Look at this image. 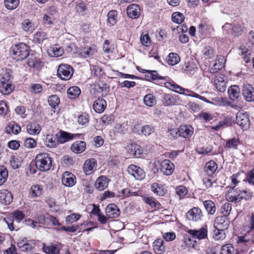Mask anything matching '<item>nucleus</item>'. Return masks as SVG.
<instances>
[{
  "instance_id": "1",
  "label": "nucleus",
  "mask_w": 254,
  "mask_h": 254,
  "mask_svg": "<svg viewBox=\"0 0 254 254\" xmlns=\"http://www.w3.org/2000/svg\"><path fill=\"white\" fill-rule=\"evenodd\" d=\"M35 162L36 167L42 172L49 170L52 165V158L47 153L38 154L35 158Z\"/></svg>"
},
{
  "instance_id": "2",
  "label": "nucleus",
  "mask_w": 254,
  "mask_h": 254,
  "mask_svg": "<svg viewBox=\"0 0 254 254\" xmlns=\"http://www.w3.org/2000/svg\"><path fill=\"white\" fill-rule=\"evenodd\" d=\"M13 59L17 61L23 60L29 55V47L24 43H20L11 48Z\"/></svg>"
},
{
  "instance_id": "3",
  "label": "nucleus",
  "mask_w": 254,
  "mask_h": 254,
  "mask_svg": "<svg viewBox=\"0 0 254 254\" xmlns=\"http://www.w3.org/2000/svg\"><path fill=\"white\" fill-rule=\"evenodd\" d=\"M251 197V192L246 190H239V192L231 191L226 194V198L228 201L235 203L241 201L243 199H248Z\"/></svg>"
},
{
  "instance_id": "4",
  "label": "nucleus",
  "mask_w": 254,
  "mask_h": 254,
  "mask_svg": "<svg viewBox=\"0 0 254 254\" xmlns=\"http://www.w3.org/2000/svg\"><path fill=\"white\" fill-rule=\"evenodd\" d=\"M10 78V74L8 72L3 74L0 78V92L3 94H8L12 91Z\"/></svg>"
},
{
  "instance_id": "5",
  "label": "nucleus",
  "mask_w": 254,
  "mask_h": 254,
  "mask_svg": "<svg viewBox=\"0 0 254 254\" xmlns=\"http://www.w3.org/2000/svg\"><path fill=\"white\" fill-rule=\"evenodd\" d=\"M73 73L72 67L67 64H61L59 66L57 74L62 79L67 80L71 78Z\"/></svg>"
},
{
  "instance_id": "6",
  "label": "nucleus",
  "mask_w": 254,
  "mask_h": 254,
  "mask_svg": "<svg viewBox=\"0 0 254 254\" xmlns=\"http://www.w3.org/2000/svg\"><path fill=\"white\" fill-rule=\"evenodd\" d=\"M236 123L244 130H248L250 126V120L248 114L243 111H239L236 114Z\"/></svg>"
},
{
  "instance_id": "7",
  "label": "nucleus",
  "mask_w": 254,
  "mask_h": 254,
  "mask_svg": "<svg viewBox=\"0 0 254 254\" xmlns=\"http://www.w3.org/2000/svg\"><path fill=\"white\" fill-rule=\"evenodd\" d=\"M97 162L94 158L87 159L83 165V171L87 175L93 174L97 170Z\"/></svg>"
},
{
  "instance_id": "8",
  "label": "nucleus",
  "mask_w": 254,
  "mask_h": 254,
  "mask_svg": "<svg viewBox=\"0 0 254 254\" xmlns=\"http://www.w3.org/2000/svg\"><path fill=\"white\" fill-rule=\"evenodd\" d=\"M202 212L200 208L194 207L186 213V218L189 221L198 222L202 218Z\"/></svg>"
},
{
  "instance_id": "9",
  "label": "nucleus",
  "mask_w": 254,
  "mask_h": 254,
  "mask_svg": "<svg viewBox=\"0 0 254 254\" xmlns=\"http://www.w3.org/2000/svg\"><path fill=\"white\" fill-rule=\"evenodd\" d=\"M127 171L137 180H142L145 177L144 171L139 167L134 165H130L128 167Z\"/></svg>"
},
{
  "instance_id": "10",
  "label": "nucleus",
  "mask_w": 254,
  "mask_h": 254,
  "mask_svg": "<svg viewBox=\"0 0 254 254\" xmlns=\"http://www.w3.org/2000/svg\"><path fill=\"white\" fill-rule=\"evenodd\" d=\"M126 149L130 157H139L142 154L141 147L135 143H130L126 147Z\"/></svg>"
},
{
  "instance_id": "11",
  "label": "nucleus",
  "mask_w": 254,
  "mask_h": 254,
  "mask_svg": "<svg viewBox=\"0 0 254 254\" xmlns=\"http://www.w3.org/2000/svg\"><path fill=\"white\" fill-rule=\"evenodd\" d=\"M62 182L64 186L71 187L76 183V177L70 172H64L62 176Z\"/></svg>"
},
{
  "instance_id": "12",
  "label": "nucleus",
  "mask_w": 254,
  "mask_h": 254,
  "mask_svg": "<svg viewBox=\"0 0 254 254\" xmlns=\"http://www.w3.org/2000/svg\"><path fill=\"white\" fill-rule=\"evenodd\" d=\"M214 84L215 88L218 91L221 92L225 91L227 87L225 76L223 74L216 75L214 80Z\"/></svg>"
},
{
  "instance_id": "13",
  "label": "nucleus",
  "mask_w": 254,
  "mask_h": 254,
  "mask_svg": "<svg viewBox=\"0 0 254 254\" xmlns=\"http://www.w3.org/2000/svg\"><path fill=\"white\" fill-rule=\"evenodd\" d=\"M174 164L169 160H164L160 164L161 172L166 175H171L174 170Z\"/></svg>"
},
{
  "instance_id": "14",
  "label": "nucleus",
  "mask_w": 254,
  "mask_h": 254,
  "mask_svg": "<svg viewBox=\"0 0 254 254\" xmlns=\"http://www.w3.org/2000/svg\"><path fill=\"white\" fill-rule=\"evenodd\" d=\"M242 95L247 101H253L254 100V88L250 84L244 85L242 90Z\"/></svg>"
},
{
  "instance_id": "15",
  "label": "nucleus",
  "mask_w": 254,
  "mask_h": 254,
  "mask_svg": "<svg viewBox=\"0 0 254 254\" xmlns=\"http://www.w3.org/2000/svg\"><path fill=\"white\" fill-rule=\"evenodd\" d=\"M18 247L23 252L31 251L35 246V243L33 240H28L24 238L17 243Z\"/></svg>"
},
{
  "instance_id": "16",
  "label": "nucleus",
  "mask_w": 254,
  "mask_h": 254,
  "mask_svg": "<svg viewBox=\"0 0 254 254\" xmlns=\"http://www.w3.org/2000/svg\"><path fill=\"white\" fill-rule=\"evenodd\" d=\"M13 200V195L7 190H0V203L4 205L9 204Z\"/></svg>"
},
{
  "instance_id": "17",
  "label": "nucleus",
  "mask_w": 254,
  "mask_h": 254,
  "mask_svg": "<svg viewBox=\"0 0 254 254\" xmlns=\"http://www.w3.org/2000/svg\"><path fill=\"white\" fill-rule=\"evenodd\" d=\"M106 213L109 218H114L118 217L120 215V211L116 204L111 203L107 206Z\"/></svg>"
},
{
  "instance_id": "18",
  "label": "nucleus",
  "mask_w": 254,
  "mask_h": 254,
  "mask_svg": "<svg viewBox=\"0 0 254 254\" xmlns=\"http://www.w3.org/2000/svg\"><path fill=\"white\" fill-rule=\"evenodd\" d=\"M140 14V8L136 4H131L127 8V15L131 18H137Z\"/></svg>"
},
{
  "instance_id": "19",
  "label": "nucleus",
  "mask_w": 254,
  "mask_h": 254,
  "mask_svg": "<svg viewBox=\"0 0 254 254\" xmlns=\"http://www.w3.org/2000/svg\"><path fill=\"white\" fill-rule=\"evenodd\" d=\"M193 133V128L189 125H181L179 127V136L185 138H190Z\"/></svg>"
},
{
  "instance_id": "20",
  "label": "nucleus",
  "mask_w": 254,
  "mask_h": 254,
  "mask_svg": "<svg viewBox=\"0 0 254 254\" xmlns=\"http://www.w3.org/2000/svg\"><path fill=\"white\" fill-rule=\"evenodd\" d=\"M188 233L193 238L199 240L204 239L207 236V230L204 227H202L198 230H189Z\"/></svg>"
},
{
  "instance_id": "21",
  "label": "nucleus",
  "mask_w": 254,
  "mask_h": 254,
  "mask_svg": "<svg viewBox=\"0 0 254 254\" xmlns=\"http://www.w3.org/2000/svg\"><path fill=\"white\" fill-rule=\"evenodd\" d=\"M225 62L226 59L224 57L217 56L215 63L213 64V66L209 69L210 72L215 73L222 68L225 65Z\"/></svg>"
},
{
  "instance_id": "22",
  "label": "nucleus",
  "mask_w": 254,
  "mask_h": 254,
  "mask_svg": "<svg viewBox=\"0 0 254 254\" xmlns=\"http://www.w3.org/2000/svg\"><path fill=\"white\" fill-rule=\"evenodd\" d=\"M61 246L60 244H51L49 245L44 244L43 249L47 254H60Z\"/></svg>"
},
{
  "instance_id": "23",
  "label": "nucleus",
  "mask_w": 254,
  "mask_h": 254,
  "mask_svg": "<svg viewBox=\"0 0 254 254\" xmlns=\"http://www.w3.org/2000/svg\"><path fill=\"white\" fill-rule=\"evenodd\" d=\"M27 131L31 135H38L41 131V126L36 122L29 123L26 127Z\"/></svg>"
},
{
  "instance_id": "24",
  "label": "nucleus",
  "mask_w": 254,
  "mask_h": 254,
  "mask_svg": "<svg viewBox=\"0 0 254 254\" xmlns=\"http://www.w3.org/2000/svg\"><path fill=\"white\" fill-rule=\"evenodd\" d=\"M183 70L189 76H192L196 72L198 68L194 62H189L185 64Z\"/></svg>"
},
{
  "instance_id": "25",
  "label": "nucleus",
  "mask_w": 254,
  "mask_h": 254,
  "mask_svg": "<svg viewBox=\"0 0 254 254\" xmlns=\"http://www.w3.org/2000/svg\"><path fill=\"white\" fill-rule=\"evenodd\" d=\"M237 242L240 246L243 247V251H247L252 246L254 243L253 240L248 238L247 236L238 237Z\"/></svg>"
},
{
  "instance_id": "26",
  "label": "nucleus",
  "mask_w": 254,
  "mask_h": 254,
  "mask_svg": "<svg viewBox=\"0 0 254 254\" xmlns=\"http://www.w3.org/2000/svg\"><path fill=\"white\" fill-rule=\"evenodd\" d=\"M76 134H73L64 131H60L57 134V141L61 143H64L72 139Z\"/></svg>"
},
{
  "instance_id": "27",
  "label": "nucleus",
  "mask_w": 254,
  "mask_h": 254,
  "mask_svg": "<svg viewBox=\"0 0 254 254\" xmlns=\"http://www.w3.org/2000/svg\"><path fill=\"white\" fill-rule=\"evenodd\" d=\"M48 54L51 57H59L62 56L64 53V49L58 45H54L48 49Z\"/></svg>"
},
{
  "instance_id": "28",
  "label": "nucleus",
  "mask_w": 254,
  "mask_h": 254,
  "mask_svg": "<svg viewBox=\"0 0 254 254\" xmlns=\"http://www.w3.org/2000/svg\"><path fill=\"white\" fill-rule=\"evenodd\" d=\"M107 104L105 100L102 98H98L93 103V109L98 113H102L106 108Z\"/></svg>"
},
{
  "instance_id": "29",
  "label": "nucleus",
  "mask_w": 254,
  "mask_h": 254,
  "mask_svg": "<svg viewBox=\"0 0 254 254\" xmlns=\"http://www.w3.org/2000/svg\"><path fill=\"white\" fill-rule=\"evenodd\" d=\"M228 93L230 99L231 100L235 101L240 96V88L238 85H232L228 88Z\"/></svg>"
},
{
  "instance_id": "30",
  "label": "nucleus",
  "mask_w": 254,
  "mask_h": 254,
  "mask_svg": "<svg viewBox=\"0 0 254 254\" xmlns=\"http://www.w3.org/2000/svg\"><path fill=\"white\" fill-rule=\"evenodd\" d=\"M86 148V143L83 141L74 142L71 146V150L75 153H80L83 152Z\"/></svg>"
},
{
  "instance_id": "31",
  "label": "nucleus",
  "mask_w": 254,
  "mask_h": 254,
  "mask_svg": "<svg viewBox=\"0 0 254 254\" xmlns=\"http://www.w3.org/2000/svg\"><path fill=\"white\" fill-rule=\"evenodd\" d=\"M143 102L148 107H153L157 103L155 96L151 93L147 94L143 97Z\"/></svg>"
},
{
  "instance_id": "32",
  "label": "nucleus",
  "mask_w": 254,
  "mask_h": 254,
  "mask_svg": "<svg viewBox=\"0 0 254 254\" xmlns=\"http://www.w3.org/2000/svg\"><path fill=\"white\" fill-rule=\"evenodd\" d=\"M95 187L99 190H103L108 186V179L104 176L99 177L96 181Z\"/></svg>"
},
{
  "instance_id": "33",
  "label": "nucleus",
  "mask_w": 254,
  "mask_h": 254,
  "mask_svg": "<svg viewBox=\"0 0 254 254\" xmlns=\"http://www.w3.org/2000/svg\"><path fill=\"white\" fill-rule=\"evenodd\" d=\"M28 65L37 70L40 69L43 66V63L40 59L32 57L30 58L27 63Z\"/></svg>"
},
{
  "instance_id": "34",
  "label": "nucleus",
  "mask_w": 254,
  "mask_h": 254,
  "mask_svg": "<svg viewBox=\"0 0 254 254\" xmlns=\"http://www.w3.org/2000/svg\"><path fill=\"white\" fill-rule=\"evenodd\" d=\"M164 85L166 87L180 94H182V92L184 90V88L180 86L173 81L166 82Z\"/></svg>"
},
{
  "instance_id": "35",
  "label": "nucleus",
  "mask_w": 254,
  "mask_h": 254,
  "mask_svg": "<svg viewBox=\"0 0 254 254\" xmlns=\"http://www.w3.org/2000/svg\"><path fill=\"white\" fill-rule=\"evenodd\" d=\"M151 190L156 195L163 196L166 192V190L161 184L154 183L151 187Z\"/></svg>"
},
{
  "instance_id": "36",
  "label": "nucleus",
  "mask_w": 254,
  "mask_h": 254,
  "mask_svg": "<svg viewBox=\"0 0 254 254\" xmlns=\"http://www.w3.org/2000/svg\"><path fill=\"white\" fill-rule=\"evenodd\" d=\"M7 133L17 134L21 131V127L15 122H10L5 128Z\"/></svg>"
},
{
  "instance_id": "37",
  "label": "nucleus",
  "mask_w": 254,
  "mask_h": 254,
  "mask_svg": "<svg viewBox=\"0 0 254 254\" xmlns=\"http://www.w3.org/2000/svg\"><path fill=\"white\" fill-rule=\"evenodd\" d=\"M217 168L218 166L216 163L213 160L209 161L206 163L204 167L205 171L208 176L213 175Z\"/></svg>"
},
{
  "instance_id": "38",
  "label": "nucleus",
  "mask_w": 254,
  "mask_h": 254,
  "mask_svg": "<svg viewBox=\"0 0 254 254\" xmlns=\"http://www.w3.org/2000/svg\"><path fill=\"white\" fill-rule=\"evenodd\" d=\"M142 199L152 208L159 209L161 206L160 203L152 196L146 195L142 196Z\"/></svg>"
},
{
  "instance_id": "39",
  "label": "nucleus",
  "mask_w": 254,
  "mask_h": 254,
  "mask_svg": "<svg viewBox=\"0 0 254 254\" xmlns=\"http://www.w3.org/2000/svg\"><path fill=\"white\" fill-rule=\"evenodd\" d=\"M225 219H226V218H217L215 222V227L217 229L223 230L224 231L227 229L229 227V222Z\"/></svg>"
},
{
  "instance_id": "40",
  "label": "nucleus",
  "mask_w": 254,
  "mask_h": 254,
  "mask_svg": "<svg viewBox=\"0 0 254 254\" xmlns=\"http://www.w3.org/2000/svg\"><path fill=\"white\" fill-rule=\"evenodd\" d=\"M97 52V50L95 47H89L85 48L80 52L81 57L84 58H88L93 56Z\"/></svg>"
},
{
  "instance_id": "41",
  "label": "nucleus",
  "mask_w": 254,
  "mask_h": 254,
  "mask_svg": "<svg viewBox=\"0 0 254 254\" xmlns=\"http://www.w3.org/2000/svg\"><path fill=\"white\" fill-rule=\"evenodd\" d=\"M154 250L157 254H162L165 251L164 241L162 239H158L154 242Z\"/></svg>"
},
{
  "instance_id": "42",
  "label": "nucleus",
  "mask_w": 254,
  "mask_h": 254,
  "mask_svg": "<svg viewBox=\"0 0 254 254\" xmlns=\"http://www.w3.org/2000/svg\"><path fill=\"white\" fill-rule=\"evenodd\" d=\"M117 22V11L110 10L107 15V24L110 26L115 25Z\"/></svg>"
},
{
  "instance_id": "43",
  "label": "nucleus",
  "mask_w": 254,
  "mask_h": 254,
  "mask_svg": "<svg viewBox=\"0 0 254 254\" xmlns=\"http://www.w3.org/2000/svg\"><path fill=\"white\" fill-rule=\"evenodd\" d=\"M67 93L70 99H74L79 96L81 93V90L77 86H72L68 89Z\"/></svg>"
},
{
  "instance_id": "44",
  "label": "nucleus",
  "mask_w": 254,
  "mask_h": 254,
  "mask_svg": "<svg viewBox=\"0 0 254 254\" xmlns=\"http://www.w3.org/2000/svg\"><path fill=\"white\" fill-rule=\"evenodd\" d=\"M162 102L165 106H170L174 105L176 100L175 97L169 94H165L163 95Z\"/></svg>"
},
{
  "instance_id": "45",
  "label": "nucleus",
  "mask_w": 254,
  "mask_h": 254,
  "mask_svg": "<svg viewBox=\"0 0 254 254\" xmlns=\"http://www.w3.org/2000/svg\"><path fill=\"white\" fill-rule=\"evenodd\" d=\"M182 94L186 95V96H190V97L198 98V99H199L200 100H202L206 103H209V102H208V100H207L205 97L200 96L198 94H197L189 89L184 88V90L182 92Z\"/></svg>"
},
{
  "instance_id": "46",
  "label": "nucleus",
  "mask_w": 254,
  "mask_h": 254,
  "mask_svg": "<svg viewBox=\"0 0 254 254\" xmlns=\"http://www.w3.org/2000/svg\"><path fill=\"white\" fill-rule=\"evenodd\" d=\"M180 57L176 53H171L167 57V63L170 65H175L180 62Z\"/></svg>"
},
{
  "instance_id": "47",
  "label": "nucleus",
  "mask_w": 254,
  "mask_h": 254,
  "mask_svg": "<svg viewBox=\"0 0 254 254\" xmlns=\"http://www.w3.org/2000/svg\"><path fill=\"white\" fill-rule=\"evenodd\" d=\"M203 205L209 214H213L216 211L215 203L211 200H207L203 202Z\"/></svg>"
},
{
  "instance_id": "48",
  "label": "nucleus",
  "mask_w": 254,
  "mask_h": 254,
  "mask_svg": "<svg viewBox=\"0 0 254 254\" xmlns=\"http://www.w3.org/2000/svg\"><path fill=\"white\" fill-rule=\"evenodd\" d=\"M19 0H4V5L8 10L15 9L19 5Z\"/></svg>"
},
{
  "instance_id": "49",
  "label": "nucleus",
  "mask_w": 254,
  "mask_h": 254,
  "mask_svg": "<svg viewBox=\"0 0 254 254\" xmlns=\"http://www.w3.org/2000/svg\"><path fill=\"white\" fill-rule=\"evenodd\" d=\"M43 192L42 188L39 185H33L30 188V195L33 197L40 196Z\"/></svg>"
},
{
  "instance_id": "50",
  "label": "nucleus",
  "mask_w": 254,
  "mask_h": 254,
  "mask_svg": "<svg viewBox=\"0 0 254 254\" xmlns=\"http://www.w3.org/2000/svg\"><path fill=\"white\" fill-rule=\"evenodd\" d=\"M239 144L238 138L234 137L226 140L225 147L231 149H236Z\"/></svg>"
},
{
  "instance_id": "51",
  "label": "nucleus",
  "mask_w": 254,
  "mask_h": 254,
  "mask_svg": "<svg viewBox=\"0 0 254 254\" xmlns=\"http://www.w3.org/2000/svg\"><path fill=\"white\" fill-rule=\"evenodd\" d=\"M47 38L48 35L44 31H37L34 35V40L39 44L42 43Z\"/></svg>"
},
{
  "instance_id": "52",
  "label": "nucleus",
  "mask_w": 254,
  "mask_h": 254,
  "mask_svg": "<svg viewBox=\"0 0 254 254\" xmlns=\"http://www.w3.org/2000/svg\"><path fill=\"white\" fill-rule=\"evenodd\" d=\"M23 29L28 32H32L35 29V25L29 19H25L22 23Z\"/></svg>"
},
{
  "instance_id": "53",
  "label": "nucleus",
  "mask_w": 254,
  "mask_h": 254,
  "mask_svg": "<svg viewBox=\"0 0 254 254\" xmlns=\"http://www.w3.org/2000/svg\"><path fill=\"white\" fill-rule=\"evenodd\" d=\"M89 116L86 113H82L77 116V122L81 126H86L89 123Z\"/></svg>"
},
{
  "instance_id": "54",
  "label": "nucleus",
  "mask_w": 254,
  "mask_h": 254,
  "mask_svg": "<svg viewBox=\"0 0 254 254\" xmlns=\"http://www.w3.org/2000/svg\"><path fill=\"white\" fill-rule=\"evenodd\" d=\"M172 21L177 24L182 23L185 19L184 14L180 12H174L172 15Z\"/></svg>"
},
{
  "instance_id": "55",
  "label": "nucleus",
  "mask_w": 254,
  "mask_h": 254,
  "mask_svg": "<svg viewBox=\"0 0 254 254\" xmlns=\"http://www.w3.org/2000/svg\"><path fill=\"white\" fill-rule=\"evenodd\" d=\"M7 177V170L4 167L0 166V186H1L5 182Z\"/></svg>"
},
{
  "instance_id": "56",
  "label": "nucleus",
  "mask_w": 254,
  "mask_h": 254,
  "mask_svg": "<svg viewBox=\"0 0 254 254\" xmlns=\"http://www.w3.org/2000/svg\"><path fill=\"white\" fill-rule=\"evenodd\" d=\"M154 132V127L151 125H147L141 127V134L144 136H147L151 135Z\"/></svg>"
},
{
  "instance_id": "57",
  "label": "nucleus",
  "mask_w": 254,
  "mask_h": 254,
  "mask_svg": "<svg viewBox=\"0 0 254 254\" xmlns=\"http://www.w3.org/2000/svg\"><path fill=\"white\" fill-rule=\"evenodd\" d=\"M231 209V204L229 202H226L222 206L221 212L224 217V218H226L230 214Z\"/></svg>"
},
{
  "instance_id": "58",
  "label": "nucleus",
  "mask_w": 254,
  "mask_h": 254,
  "mask_svg": "<svg viewBox=\"0 0 254 254\" xmlns=\"http://www.w3.org/2000/svg\"><path fill=\"white\" fill-rule=\"evenodd\" d=\"M45 144L49 148L56 147V142L53 136L51 134H47L44 139Z\"/></svg>"
},
{
  "instance_id": "59",
  "label": "nucleus",
  "mask_w": 254,
  "mask_h": 254,
  "mask_svg": "<svg viewBox=\"0 0 254 254\" xmlns=\"http://www.w3.org/2000/svg\"><path fill=\"white\" fill-rule=\"evenodd\" d=\"M114 122V117L112 115H105L101 119V125L106 126L112 124Z\"/></svg>"
},
{
  "instance_id": "60",
  "label": "nucleus",
  "mask_w": 254,
  "mask_h": 254,
  "mask_svg": "<svg viewBox=\"0 0 254 254\" xmlns=\"http://www.w3.org/2000/svg\"><path fill=\"white\" fill-rule=\"evenodd\" d=\"M202 53L205 59L212 58L214 55L213 49L209 46L205 47L202 50Z\"/></svg>"
},
{
  "instance_id": "61",
  "label": "nucleus",
  "mask_w": 254,
  "mask_h": 254,
  "mask_svg": "<svg viewBox=\"0 0 254 254\" xmlns=\"http://www.w3.org/2000/svg\"><path fill=\"white\" fill-rule=\"evenodd\" d=\"M147 72L146 75L148 78H150L152 80H157L163 79V77L160 76L158 72L155 70H145Z\"/></svg>"
},
{
  "instance_id": "62",
  "label": "nucleus",
  "mask_w": 254,
  "mask_h": 254,
  "mask_svg": "<svg viewBox=\"0 0 254 254\" xmlns=\"http://www.w3.org/2000/svg\"><path fill=\"white\" fill-rule=\"evenodd\" d=\"M81 215L77 213H72L66 216L65 222L67 224H71L77 221L80 218Z\"/></svg>"
},
{
  "instance_id": "63",
  "label": "nucleus",
  "mask_w": 254,
  "mask_h": 254,
  "mask_svg": "<svg viewBox=\"0 0 254 254\" xmlns=\"http://www.w3.org/2000/svg\"><path fill=\"white\" fill-rule=\"evenodd\" d=\"M110 91L109 86L104 83H101L98 85V88H97V91L102 94V96H106Z\"/></svg>"
},
{
  "instance_id": "64",
  "label": "nucleus",
  "mask_w": 254,
  "mask_h": 254,
  "mask_svg": "<svg viewBox=\"0 0 254 254\" xmlns=\"http://www.w3.org/2000/svg\"><path fill=\"white\" fill-rule=\"evenodd\" d=\"M234 251V248L231 244H228L222 246L220 254H232Z\"/></svg>"
}]
</instances>
